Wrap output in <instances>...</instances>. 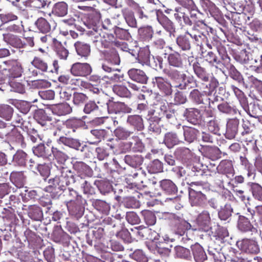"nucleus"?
Masks as SVG:
<instances>
[{
    "label": "nucleus",
    "mask_w": 262,
    "mask_h": 262,
    "mask_svg": "<svg viewBox=\"0 0 262 262\" xmlns=\"http://www.w3.org/2000/svg\"><path fill=\"white\" fill-rule=\"evenodd\" d=\"M207 45L209 49L216 50L220 56V58H219L213 51L208 52L205 56V60L208 62L212 65H218L222 61L229 62L230 57L227 54L226 47L218 37H213L210 43H207Z\"/></svg>",
    "instance_id": "nucleus-1"
},
{
    "label": "nucleus",
    "mask_w": 262,
    "mask_h": 262,
    "mask_svg": "<svg viewBox=\"0 0 262 262\" xmlns=\"http://www.w3.org/2000/svg\"><path fill=\"white\" fill-rule=\"evenodd\" d=\"M49 183L51 184L50 188H57L59 190H63L67 186L73 184H75L76 186H81V184L79 177H77L71 170L67 168L62 169L60 176H56L50 179Z\"/></svg>",
    "instance_id": "nucleus-2"
},
{
    "label": "nucleus",
    "mask_w": 262,
    "mask_h": 262,
    "mask_svg": "<svg viewBox=\"0 0 262 262\" xmlns=\"http://www.w3.org/2000/svg\"><path fill=\"white\" fill-rule=\"evenodd\" d=\"M164 215L168 225L179 235H184L191 228V224L183 218L182 214L167 212Z\"/></svg>",
    "instance_id": "nucleus-3"
},
{
    "label": "nucleus",
    "mask_w": 262,
    "mask_h": 262,
    "mask_svg": "<svg viewBox=\"0 0 262 262\" xmlns=\"http://www.w3.org/2000/svg\"><path fill=\"white\" fill-rule=\"evenodd\" d=\"M73 168L78 173L77 177H79L80 181L81 182V187L83 189L84 192L89 193L90 191V184L84 178L86 177H91L93 174V170L91 168L82 161H76L73 163Z\"/></svg>",
    "instance_id": "nucleus-4"
},
{
    "label": "nucleus",
    "mask_w": 262,
    "mask_h": 262,
    "mask_svg": "<svg viewBox=\"0 0 262 262\" xmlns=\"http://www.w3.org/2000/svg\"><path fill=\"white\" fill-rule=\"evenodd\" d=\"M31 64L36 69L42 72H50L58 74L59 66L57 60H54L52 62L53 67H49L48 62L39 56H35Z\"/></svg>",
    "instance_id": "nucleus-5"
},
{
    "label": "nucleus",
    "mask_w": 262,
    "mask_h": 262,
    "mask_svg": "<svg viewBox=\"0 0 262 262\" xmlns=\"http://www.w3.org/2000/svg\"><path fill=\"white\" fill-rule=\"evenodd\" d=\"M128 177L132 180V183L138 188H144L148 186L146 173L141 168L132 172V173L128 175Z\"/></svg>",
    "instance_id": "nucleus-6"
},
{
    "label": "nucleus",
    "mask_w": 262,
    "mask_h": 262,
    "mask_svg": "<svg viewBox=\"0 0 262 262\" xmlns=\"http://www.w3.org/2000/svg\"><path fill=\"white\" fill-rule=\"evenodd\" d=\"M3 64L8 68L9 74L7 76L14 79L20 77L23 73V68L21 63L18 60H8L3 62Z\"/></svg>",
    "instance_id": "nucleus-7"
},
{
    "label": "nucleus",
    "mask_w": 262,
    "mask_h": 262,
    "mask_svg": "<svg viewBox=\"0 0 262 262\" xmlns=\"http://www.w3.org/2000/svg\"><path fill=\"white\" fill-rule=\"evenodd\" d=\"M238 220L237 227L242 232H250L251 234L257 233L258 231L257 227L252 224L250 220L246 216L237 213Z\"/></svg>",
    "instance_id": "nucleus-8"
},
{
    "label": "nucleus",
    "mask_w": 262,
    "mask_h": 262,
    "mask_svg": "<svg viewBox=\"0 0 262 262\" xmlns=\"http://www.w3.org/2000/svg\"><path fill=\"white\" fill-rule=\"evenodd\" d=\"M101 225H103L104 227H107L108 229H112L111 232H112L113 233H119L122 238L124 235L126 237L124 239H126V238L129 236V233L126 230H122L119 232L120 224L115 218L106 216L102 220Z\"/></svg>",
    "instance_id": "nucleus-9"
},
{
    "label": "nucleus",
    "mask_w": 262,
    "mask_h": 262,
    "mask_svg": "<svg viewBox=\"0 0 262 262\" xmlns=\"http://www.w3.org/2000/svg\"><path fill=\"white\" fill-rule=\"evenodd\" d=\"M106 104L110 114L130 113L132 111V109L124 102H115L109 99L106 102Z\"/></svg>",
    "instance_id": "nucleus-10"
},
{
    "label": "nucleus",
    "mask_w": 262,
    "mask_h": 262,
    "mask_svg": "<svg viewBox=\"0 0 262 262\" xmlns=\"http://www.w3.org/2000/svg\"><path fill=\"white\" fill-rule=\"evenodd\" d=\"M70 71L75 76L86 77L91 74L92 68L88 63L76 62L72 64Z\"/></svg>",
    "instance_id": "nucleus-11"
},
{
    "label": "nucleus",
    "mask_w": 262,
    "mask_h": 262,
    "mask_svg": "<svg viewBox=\"0 0 262 262\" xmlns=\"http://www.w3.org/2000/svg\"><path fill=\"white\" fill-rule=\"evenodd\" d=\"M231 89L233 92L235 97L238 100V101L242 107L250 116L255 117L256 115V113L254 112L253 110L252 111V112H250L249 107L248 106V98H247L244 93L234 85H231Z\"/></svg>",
    "instance_id": "nucleus-12"
},
{
    "label": "nucleus",
    "mask_w": 262,
    "mask_h": 262,
    "mask_svg": "<svg viewBox=\"0 0 262 262\" xmlns=\"http://www.w3.org/2000/svg\"><path fill=\"white\" fill-rule=\"evenodd\" d=\"M84 89L88 90L95 101L98 104H101L104 103V98L106 96L102 89L98 88L97 85H94L87 82L85 83Z\"/></svg>",
    "instance_id": "nucleus-13"
},
{
    "label": "nucleus",
    "mask_w": 262,
    "mask_h": 262,
    "mask_svg": "<svg viewBox=\"0 0 262 262\" xmlns=\"http://www.w3.org/2000/svg\"><path fill=\"white\" fill-rule=\"evenodd\" d=\"M6 137L10 142L15 145L21 148H24L26 147V143L25 141L24 137L14 126L13 127Z\"/></svg>",
    "instance_id": "nucleus-14"
},
{
    "label": "nucleus",
    "mask_w": 262,
    "mask_h": 262,
    "mask_svg": "<svg viewBox=\"0 0 262 262\" xmlns=\"http://www.w3.org/2000/svg\"><path fill=\"white\" fill-rule=\"evenodd\" d=\"M156 16L159 24L171 35L176 32L174 23L169 19L164 13L158 10L156 12Z\"/></svg>",
    "instance_id": "nucleus-15"
},
{
    "label": "nucleus",
    "mask_w": 262,
    "mask_h": 262,
    "mask_svg": "<svg viewBox=\"0 0 262 262\" xmlns=\"http://www.w3.org/2000/svg\"><path fill=\"white\" fill-rule=\"evenodd\" d=\"M189 195L192 206H201L205 203L206 200L204 194L192 188H189Z\"/></svg>",
    "instance_id": "nucleus-16"
},
{
    "label": "nucleus",
    "mask_w": 262,
    "mask_h": 262,
    "mask_svg": "<svg viewBox=\"0 0 262 262\" xmlns=\"http://www.w3.org/2000/svg\"><path fill=\"white\" fill-rule=\"evenodd\" d=\"M184 59V55L177 51L169 54L167 57L169 65L178 69L183 68Z\"/></svg>",
    "instance_id": "nucleus-17"
},
{
    "label": "nucleus",
    "mask_w": 262,
    "mask_h": 262,
    "mask_svg": "<svg viewBox=\"0 0 262 262\" xmlns=\"http://www.w3.org/2000/svg\"><path fill=\"white\" fill-rule=\"evenodd\" d=\"M174 154L176 157L183 163L189 162L193 156V152L188 148L185 147H178L174 151Z\"/></svg>",
    "instance_id": "nucleus-18"
},
{
    "label": "nucleus",
    "mask_w": 262,
    "mask_h": 262,
    "mask_svg": "<svg viewBox=\"0 0 262 262\" xmlns=\"http://www.w3.org/2000/svg\"><path fill=\"white\" fill-rule=\"evenodd\" d=\"M239 120L237 118L229 119L226 124L225 136L228 139H233L238 131Z\"/></svg>",
    "instance_id": "nucleus-19"
},
{
    "label": "nucleus",
    "mask_w": 262,
    "mask_h": 262,
    "mask_svg": "<svg viewBox=\"0 0 262 262\" xmlns=\"http://www.w3.org/2000/svg\"><path fill=\"white\" fill-rule=\"evenodd\" d=\"M102 53L105 60L113 65L119 64L120 59L116 48L104 49Z\"/></svg>",
    "instance_id": "nucleus-20"
},
{
    "label": "nucleus",
    "mask_w": 262,
    "mask_h": 262,
    "mask_svg": "<svg viewBox=\"0 0 262 262\" xmlns=\"http://www.w3.org/2000/svg\"><path fill=\"white\" fill-rule=\"evenodd\" d=\"M155 80L154 82L165 96H168L172 94V86L169 82L162 77H156Z\"/></svg>",
    "instance_id": "nucleus-21"
},
{
    "label": "nucleus",
    "mask_w": 262,
    "mask_h": 262,
    "mask_svg": "<svg viewBox=\"0 0 262 262\" xmlns=\"http://www.w3.org/2000/svg\"><path fill=\"white\" fill-rule=\"evenodd\" d=\"M218 172L224 174L227 178L230 176H233L234 174V169L233 163L231 160H223L217 165Z\"/></svg>",
    "instance_id": "nucleus-22"
},
{
    "label": "nucleus",
    "mask_w": 262,
    "mask_h": 262,
    "mask_svg": "<svg viewBox=\"0 0 262 262\" xmlns=\"http://www.w3.org/2000/svg\"><path fill=\"white\" fill-rule=\"evenodd\" d=\"M192 254L195 262H204L207 259V255L203 248L196 243L190 247Z\"/></svg>",
    "instance_id": "nucleus-23"
},
{
    "label": "nucleus",
    "mask_w": 262,
    "mask_h": 262,
    "mask_svg": "<svg viewBox=\"0 0 262 262\" xmlns=\"http://www.w3.org/2000/svg\"><path fill=\"white\" fill-rule=\"evenodd\" d=\"M241 248L245 252L256 254L259 251V246L255 241L249 239H243L241 244Z\"/></svg>",
    "instance_id": "nucleus-24"
},
{
    "label": "nucleus",
    "mask_w": 262,
    "mask_h": 262,
    "mask_svg": "<svg viewBox=\"0 0 262 262\" xmlns=\"http://www.w3.org/2000/svg\"><path fill=\"white\" fill-rule=\"evenodd\" d=\"M129 78L133 80L142 84L146 83L148 77L145 73L140 69H131L128 71Z\"/></svg>",
    "instance_id": "nucleus-25"
},
{
    "label": "nucleus",
    "mask_w": 262,
    "mask_h": 262,
    "mask_svg": "<svg viewBox=\"0 0 262 262\" xmlns=\"http://www.w3.org/2000/svg\"><path fill=\"white\" fill-rule=\"evenodd\" d=\"M184 115L188 122L192 124L196 125L199 124L201 120V111L196 108H186Z\"/></svg>",
    "instance_id": "nucleus-26"
},
{
    "label": "nucleus",
    "mask_w": 262,
    "mask_h": 262,
    "mask_svg": "<svg viewBox=\"0 0 262 262\" xmlns=\"http://www.w3.org/2000/svg\"><path fill=\"white\" fill-rule=\"evenodd\" d=\"M196 223L201 229L207 231L211 224V217L208 211L204 210L198 216Z\"/></svg>",
    "instance_id": "nucleus-27"
},
{
    "label": "nucleus",
    "mask_w": 262,
    "mask_h": 262,
    "mask_svg": "<svg viewBox=\"0 0 262 262\" xmlns=\"http://www.w3.org/2000/svg\"><path fill=\"white\" fill-rule=\"evenodd\" d=\"M205 91L201 92L198 89L192 90L189 94L190 99L196 104H205L208 102L207 97Z\"/></svg>",
    "instance_id": "nucleus-28"
},
{
    "label": "nucleus",
    "mask_w": 262,
    "mask_h": 262,
    "mask_svg": "<svg viewBox=\"0 0 262 262\" xmlns=\"http://www.w3.org/2000/svg\"><path fill=\"white\" fill-rule=\"evenodd\" d=\"M51 110L53 114L58 116H65L70 114L72 108L67 103H61L53 105Z\"/></svg>",
    "instance_id": "nucleus-29"
},
{
    "label": "nucleus",
    "mask_w": 262,
    "mask_h": 262,
    "mask_svg": "<svg viewBox=\"0 0 262 262\" xmlns=\"http://www.w3.org/2000/svg\"><path fill=\"white\" fill-rule=\"evenodd\" d=\"M165 145L168 148H171L183 141L180 139L178 134L173 132H169L165 134L164 141Z\"/></svg>",
    "instance_id": "nucleus-30"
},
{
    "label": "nucleus",
    "mask_w": 262,
    "mask_h": 262,
    "mask_svg": "<svg viewBox=\"0 0 262 262\" xmlns=\"http://www.w3.org/2000/svg\"><path fill=\"white\" fill-rule=\"evenodd\" d=\"M82 202H74L67 204L69 213L77 219L82 216L84 212V208L82 206Z\"/></svg>",
    "instance_id": "nucleus-31"
},
{
    "label": "nucleus",
    "mask_w": 262,
    "mask_h": 262,
    "mask_svg": "<svg viewBox=\"0 0 262 262\" xmlns=\"http://www.w3.org/2000/svg\"><path fill=\"white\" fill-rule=\"evenodd\" d=\"M74 47L77 54L81 57L86 59L90 55L91 50L89 44L78 41L74 43Z\"/></svg>",
    "instance_id": "nucleus-32"
},
{
    "label": "nucleus",
    "mask_w": 262,
    "mask_h": 262,
    "mask_svg": "<svg viewBox=\"0 0 262 262\" xmlns=\"http://www.w3.org/2000/svg\"><path fill=\"white\" fill-rule=\"evenodd\" d=\"M11 182L17 188H22L26 183V177L24 171H12L10 175Z\"/></svg>",
    "instance_id": "nucleus-33"
},
{
    "label": "nucleus",
    "mask_w": 262,
    "mask_h": 262,
    "mask_svg": "<svg viewBox=\"0 0 262 262\" xmlns=\"http://www.w3.org/2000/svg\"><path fill=\"white\" fill-rule=\"evenodd\" d=\"M128 148L134 152L143 151L144 149V145L142 143L141 140L137 136H133L129 141L126 143Z\"/></svg>",
    "instance_id": "nucleus-34"
},
{
    "label": "nucleus",
    "mask_w": 262,
    "mask_h": 262,
    "mask_svg": "<svg viewBox=\"0 0 262 262\" xmlns=\"http://www.w3.org/2000/svg\"><path fill=\"white\" fill-rule=\"evenodd\" d=\"M192 69L195 75L204 82H208L209 80V74L206 69L202 67L198 61L192 64Z\"/></svg>",
    "instance_id": "nucleus-35"
},
{
    "label": "nucleus",
    "mask_w": 262,
    "mask_h": 262,
    "mask_svg": "<svg viewBox=\"0 0 262 262\" xmlns=\"http://www.w3.org/2000/svg\"><path fill=\"white\" fill-rule=\"evenodd\" d=\"M87 26L90 29H101V14L100 13L94 12L90 14L88 18Z\"/></svg>",
    "instance_id": "nucleus-36"
},
{
    "label": "nucleus",
    "mask_w": 262,
    "mask_h": 262,
    "mask_svg": "<svg viewBox=\"0 0 262 262\" xmlns=\"http://www.w3.org/2000/svg\"><path fill=\"white\" fill-rule=\"evenodd\" d=\"M154 33V30L150 26L141 27L138 29L139 39L143 42L150 41L153 37Z\"/></svg>",
    "instance_id": "nucleus-37"
},
{
    "label": "nucleus",
    "mask_w": 262,
    "mask_h": 262,
    "mask_svg": "<svg viewBox=\"0 0 262 262\" xmlns=\"http://www.w3.org/2000/svg\"><path fill=\"white\" fill-rule=\"evenodd\" d=\"M127 122L138 131H141L144 129L143 120L142 118L139 115L128 116L127 119Z\"/></svg>",
    "instance_id": "nucleus-38"
},
{
    "label": "nucleus",
    "mask_w": 262,
    "mask_h": 262,
    "mask_svg": "<svg viewBox=\"0 0 262 262\" xmlns=\"http://www.w3.org/2000/svg\"><path fill=\"white\" fill-rule=\"evenodd\" d=\"M204 155L206 157L214 161L221 157V151L216 146H206L203 148Z\"/></svg>",
    "instance_id": "nucleus-39"
},
{
    "label": "nucleus",
    "mask_w": 262,
    "mask_h": 262,
    "mask_svg": "<svg viewBox=\"0 0 262 262\" xmlns=\"http://www.w3.org/2000/svg\"><path fill=\"white\" fill-rule=\"evenodd\" d=\"M57 142L59 144H63L66 146L76 150H79L81 145V143L78 140L65 136L60 137L58 139Z\"/></svg>",
    "instance_id": "nucleus-40"
},
{
    "label": "nucleus",
    "mask_w": 262,
    "mask_h": 262,
    "mask_svg": "<svg viewBox=\"0 0 262 262\" xmlns=\"http://www.w3.org/2000/svg\"><path fill=\"white\" fill-rule=\"evenodd\" d=\"M64 192V196H66L67 203H72L74 202H80L82 201V198L81 195H78L76 191L73 188H64L62 190Z\"/></svg>",
    "instance_id": "nucleus-41"
},
{
    "label": "nucleus",
    "mask_w": 262,
    "mask_h": 262,
    "mask_svg": "<svg viewBox=\"0 0 262 262\" xmlns=\"http://www.w3.org/2000/svg\"><path fill=\"white\" fill-rule=\"evenodd\" d=\"M160 187L168 194H174L178 190L176 185L170 180H163L160 181Z\"/></svg>",
    "instance_id": "nucleus-42"
},
{
    "label": "nucleus",
    "mask_w": 262,
    "mask_h": 262,
    "mask_svg": "<svg viewBox=\"0 0 262 262\" xmlns=\"http://www.w3.org/2000/svg\"><path fill=\"white\" fill-rule=\"evenodd\" d=\"M143 158L141 155H126L124 157L125 163L135 168L139 167L143 162Z\"/></svg>",
    "instance_id": "nucleus-43"
},
{
    "label": "nucleus",
    "mask_w": 262,
    "mask_h": 262,
    "mask_svg": "<svg viewBox=\"0 0 262 262\" xmlns=\"http://www.w3.org/2000/svg\"><path fill=\"white\" fill-rule=\"evenodd\" d=\"M28 214L34 221H40L43 217V212L40 207L33 205L28 207Z\"/></svg>",
    "instance_id": "nucleus-44"
},
{
    "label": "nucleus",
    "mask_w": 262,
    "mask_h": 262,
    "mask_svg": "<svg viewBox=\"0 0 262 262\" xmlns=\"http://www.w3.org/2000/svg\"><path fill=\"white\" fill-rule=\"evenodd\" d=\"M100 42L104 49H111L115 46L116 40L112 34L105 33L101 38Z\"/></svg>",
    "instance_id": "nucleus-45"
},
{
    "label": "nucleus",
    "mask_w": 262,
    "mask_h": 262,
    "mask_svg": "<svg viewBox=\"0 0 262 262\" xmlns=\"http://www.w3.org/2000/svg\"><path fill=\"white\" fill-rule=\"evenodd\" d=\"M55 45H54V50L57 56L62 60H66L69 56V51L58 41L57 39H54Z\"/></svg>",
    "instance_id": "nucleus-46"
},
{
    "label": "nucleus",
    "mask_w": 262,
    "mask_h": 262,
    "mask_svg": "<svg viewBox=\"0 0 262 262\" xmlns=\"http://www.w3.org/2000/svg\"><path fill=\"white\" fill-rule=\"evenodd\" d=\"M176 43L183 51L189 50L191 49V43L188 34L185 32L184 35H179L176 38Z\"/></svg>",
    "instance_id": "nucleus-47"
},
{
    "label": "nucleus",
    "mask_w": 262,
    "mask_h": 262,
    "mask_svg": "<svg viewBox=\"0 0 262 262\" xmlns=\"http://www.w3.org/2000/svg\"><path fill=\"white\" fill-rule=\"evenodd\" d=\"M13 123L15 124L13 125V126L20 127L25 132H28L29 129L31 128V124L29 121H27L26 119H24L22 116L19 114H16L14 116Z\"/></svg>",
    "instance_id": "nucleus-48"
},
{
    "label": "nucleus",
    "mask_w": 262,
    "mask_h": 262,
    "mask_svg": "<svg viewBox=\"0 0 262 262\" xmlns=\"http://www.w3.org/2000/svg\"><path fill=\"white\" fill-rule=\"evenodd\" d=\"M68 6L64 2L57 3L54 6L52 10L53 14L57 16L62 17L68 13Z\"/></svg>",
    "instance_id": "nucleus-49"
},
{
    "label": "nucleus",
    "mask_w": 262,
    "mask_h": 262,
    "mask_svg": "<svg viewBox=\"0 0 262 262\" xmlns=\"http://www.w3.org/2000/svg\"><path fill=\"white\" fill-rule=\"evenodd\" d=\"M183 128L185 140L189 143L193 142L196 139L198 130L188 126H183Z\"/></svg>",
    "instance_id": "nucleus-50"
},
{
    "label": "nucleus",
    "mask_w": 262,
    "mask_h": 262,
    "mask_svg": "<svg viewBox=\"0 0 262 262\" xmlns=\"http://www.w3.org/2000/svg\"><path fill=\"white\" fill-rule=\"evenodd\" d=\"M8 102L10 104L14 105L24 114H27L30 111V104L25 101L10 99Z\"/></svg>",
    "instance_id": "nucleus-51"
},
{
    "label": "nucleus",
    "mask_w": 262,
    "mask_h": 262,
    "mask_svg": "<svg viewBox=\"0 0 262 262\" xmlns=\"http://www.w3.org/2000/svg\"><path fill=\"white\" fill-rule=\"evenodd\" d=\"M63 125L67 128L72 129L73 132H75L77 128L83 126V121L80 119L73 117L66 120Z\"/></svg>",
    "instance_id": "nucleus-52"
},
{
    "label": "nucleus",
    "mask_w": 262,
    "mask_h": 262,
    "mask_svg": "<svg viewBox=\"0 0 262 262\" xmlns=\"http://www.w3.org/2000/svg\"><path fill=\"white\" fill-rule=\"evenodd\" d=\"M177 256L180 258L190 260L192 258L190 251L184 247L177 246L174 248Z\"/></svg>",
    "instance_id": "nucleus-53"
},
{
    "label": "nucleus",
    "mask_w": 262,
    "mask_h": 262,
    "mask_svg": "<svg viewBox=\"0 0 262 262\" xmlns=\"http://www.w3.org/2000/svg\"><path fill=\"white\" fill-rule=\"evenodd\" d=\"M115 137L120 140H127L133 134V132L128 130L125 127L122 126L117 127L114 132Z\"/></svg>",
    "instance_id": "nucleus-54"
},
{
    "label": "nucleus",
    "mask_w": 262,
    "mask_h": 262,
    "mask_svg": "<svg viewBox=\"0 0 262 262\" xmlns=\"http://www.w3.org/2000/svg\"><path fill=\"white\" fill-rule=\"evenodd\" d=\"M35 25L37 29L41 33H47L51 30V25L44 18H38L35 23Z\"/></svg>",
    "instance_id": "nucleus-55"
},
{
    "label": "nucleus",
    "mask_w": 262,
    "mask_h": 262,
    "mask_svg": "<svg viewBox=\"0 0 262 262\" xmlns=\"http://www.w3.org/2000/svg\"><path fill=\"white\" fill-rule=\"evenodd\" d=\"M180 90H185L188 88H195L199 87L197 80L192 75L187 76L186 80L183 84L180 83L177 86Z\"/></svg>",
    "instance_id": "nucleus-56"
},
{
    "label": "nucleus",
    "mask_w": 262,
    "mask_h": 262,
    "mask_svg": "<svg viewBox=\"0 0 262 262\" xmlns=\"http://www.w3.org/2000/svg\"><path fill=\"white\" fill-rule=\"evenodd\" d=\"M14 110L8 104H0V117L6 120H10L13 116Z\"/></svg>",
    "instance_id": "nucleus-57"
},
{
    "label": "nucleus",
    "mask_w": 262,
    "mask_h": 262,
    "mask_svg": "<svg viewBox=\"0 0 262 262\" xmlns=\"http://www.w3.org/2000/svg\"><path fill=\"white\" fill-rule=\"evenodd\" d=\"M250 190L252 196L257 201L262 202V186L256 183H251Z\"/></svg>",
    "instance_id": "nucleus-58"
},
{
    "label": "nucleus",
    "mask_w": 262,
    "mask_h": 262,
    "mask_svg": "<svg viewBox=\"0 0 262 262\" xmlns=\"http://www.w3.org/2000/svg\"><path fill=\"white\" fill-rule=\"evenodd\" d=\"M219 110L223 113L225 114H237V113L241 114L240 111L236 107V106H231L227 102H223L221 104L217 105Z\"/></svg>",
    "instance_id": "nucleus-59"
},
{
    "label": "nucleus",
    "mask_w": 262,
    "mask_h": 262,
    "mask_svg": "<svg viewBox=\"0 0 262 262\" xmlns=\"http://www.w3.org/2000/svg\"><path fill=\"white\" fill-rule=\"evenodd\" d=\"M200 5L206 12H209L212 15L218 10L215 5L210 0H201Z\"/></svg>",
    "instance_id": "nucleus-60"
},
{
    "label": "nucleus",
    "mask_w": 262,
    "mask_h": 262,
    "mask_svg": "<svg viewBox=\"0 0 262 262\" xmlns=\"http://www.w3.org/2000/svg\"><path fill=\"white\" fill-rule=\"evenodd\" d=\"M7 40L10 45L16 48L21 49L26 46V43L16 35H9L7 37Z\"/></svg>",
    "instance_id": "nucleus-61"
},
{
    "label": "nucleus",
    "mask_w": 262,
    "mask_h": 262,
    "mask_svg": "<svg viewBox=\"0 0 262 262\" xmlns=\"http://www.w3.org/2000/svg\"><path fill=\"white\" fill-rule=\"evenodd\" d=\"M113 92L121 97H130L131 93L128 89L124 85L115 84L113 87Z\"/></svg>",
    "instance_id": "nucleus-62"
},
{
    "label": "nucleus",
    "mask_w": 262,
    "mask_h": 262,
    "mask_svg": "<svg viewBox=\"0 0 262 262\" xmlns=\"http://www.w3.org/2000/svg\"><path fill=\"white\" fill-rule=\"evenodd\" d=\"M163 72L171 80L177 81L181 78L180 71L171 67L164 69Z\"/></svg>",
    "instance_id": "nucleus-63"
},
{
    "label": "nucleus",
    "mask_w": 262,
    "mask_h": 262,
    "mask_svg": "<svg viewBox=\"0 0 262 262\" xmlns=\"http://www.w3.org/2000/svg\"><path fill=\"white\" fill-rule=\"evenodd\" d=\"M27 155L22 150H18L14 155L13 160L18 165L24 166L26 164V158Z\"/></svg>",
    "instance_id": "nucleus-64"
}]
</instances>
